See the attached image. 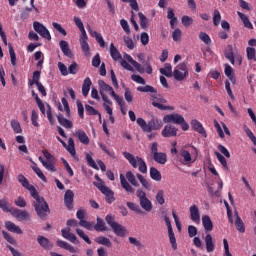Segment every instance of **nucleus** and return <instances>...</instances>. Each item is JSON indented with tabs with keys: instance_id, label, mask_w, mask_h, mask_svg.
<instances>
[{
	"instance_id": "1",
	"label": "nucleus",
	"mask_w": 256,
	"mask_h": 256,
	"mask_svg": "<svg viewBox=\"0 0 256 256\" xmlns=\"http://www.w3.org/2000/svg\"><path fill=\"white\" fill-rule=\"evenodd\" d=\"M26 189L30 191L31 197L35 199L34 208L38 217H40L41 219H45V217L49 215V213H51V210L49 209V205L45 201V198L40 197L39 192H37L35 186L31 184Z\"/></svg>"
},
{
	"instance_id": "2",
	"label": "nucleus",
	"mask_w": 256,
	"mask_h": 256,
	"mask_svg": "<svg viewBox=\"0 0 256 256\" xmlns=\"http://www.w3.org/2000/svg\"><path fill=\"white\" fill-rule=\"evenodd\" d=\"M128 182L133 186H131V184ZM120 183L124 190L130 194L135 193V188L133 187H139V182L137 181L135 174H133L131 171L126 172V178L123 174H120Z\"/></svg>"
},
{
	"instance_id": "3",
	"label": "nucleus",
	"mask_w": 256,
	"mask_h": 256,
	"mask_svg": "<svg viewBox=\"0 0 256 256\" xmlns=\"http://www.w3.org/2000/svg\"><path fill=\"white\" fill-rule=\"evenodd\" d=\"M125 159L132 165L134 169H138L140 173H147V163L139 156H134L129 152H123Z\"/></svg>"
},
{
	"instance_id": "4",
	"label": "nucleus",
	"mask_w": 256,
	"mask_h": 256,
	"mask_svg": "<svg viewBox=\"0 0 256 256\" xmlns=\"http://www.w3.org/2000/svg\"><path fill=\"white\" fill-rule=\"evenodd\" d=\"M98 85H99V93L103 99V102L107 103L108 105H113V102H111L109 100V96H107V95H110L111 97H113V95H115V90H113V87L105 83V81L103 80H99Z\"/></svg>"
},
{
	"instance_id": "5",
	"label": "nucleus",
	"mask_w": 256,
	"mask_h": 256,
	"mask_svg": "<svg viewBox=\"0 0 256 256\" xmlns=\"http://www.w3.org/2000/svg\"><path fill=\"white\" fill-rule=\"evenodd\" d=\"M95 179L98 180V182H94L95 187H97V189H99V191H101V193L105 195L107 203H113V201H115V193H113V191L109 187H107V185H105V182L99 179L98 175L95 176Z\"/></svg>"
},
{
	"instance_id": "6",
	"label": "nucleus",
	"mask_w": 256,
	"mask_h": 256,
	"mask_svg": "<svg viewBox=\"0 0 256 256\" xmlns=\"http://www.w3.org/2000/svg\"><path fill=\"white\" fill-rule=\"evenodd\" d=\"M136 196L139 199L140 207H142L147 213H151V211H153V203H151V200L147 198V193L142 189H138L136 191Z\"/></svg>"
},
{
	"instance_id": "7",
	"label": "nucleus",
	"mask_w": 256,
	"mask_h": 256,
	"mask_svg": "<svg viewBox=\"0 0 256 256\" xmlns=\"http://www.w3.org/2000/svg\"><path fill=\"white\" fill-rule=\"evenodd\" d=\"M187 75H189V71L187 70V64L185 62L179 64L173 72V77L176 81H183Z\"/></svg>"
},
{
	"instance_id": "8",
	"label": "nucleus",
	"mask_w": 256,
	"mask_h": 256,
	"mask_svg": "<svg viewBox=\"0 0 256 256\" xmlns=\"http://www.w3.org/2000/svg\"><path fill=\"white\" fill-rule=\"evenodd\" d=\"M33 27L36 33H39L41 37L47 39L48 41H51V33H49V30L43 24L39 22H34Z\"/></svg>"
},
{
	"instance_id": "9",
	"label": "nucleus",
	"mask_w": 256,
	"mask_h": 256,
	"mask_svg": "<svg viewBox=\"0 0 256 256\" xmlns=\"http://www.w3.org/2000/svg\"><path fill=\"white\" fill-rule=\"evenodd\" d=\"M163 121L164 123H174L175 125H181V123H184L185 118L180 114L174 113L164 116Z\"/></svg>"
},
{
	"instance_id": "10",
	"label": "nucleus",
	"mask_w": 256,
	"mask_h": 256,
	"mask_svg": "<svg viewBox=\"0 0 256 256\" xmlns=\"http://www.w3.org/2000/svg\"><path fill=\"white\" fill-rule=\"evenodd\" d=\"M12 217H15L18 221H29L31 219V216L29 215V212L27 210H21L18 208H14L11 213Z\"/></svg>"
},
{
	"instance_id": "11",
	"label": "nucleus",
	"mask_w": 256,
	"mask_h": 256,
	"mask_svg": "<svg viewBox=\"0 0 256 256\" xmlns=\"http://www.w3.org/2000/svg\"><path fill=\"white\" fill-rule=\"evenodd\" d=\"M163 127V121L157 119V118H152L148 122V126L146 128V133H151V131H159Z\"/></svg>"
},
{
	"instance_id": "12",
	"label": "nucleus",
	"mask_w": 256,
	"mask_h": 256,
	"mask_svg": "<svg viewBox=\"0 0 256 256\" xmlns=\"http://www.w3.org/2000/svg\"><path fill=\"white\" fill-rule=\"evenodd\" d=\"M157 101H155V99H152L153 107L160 109V111H173V106L163 105V104L167 103V100L165 98H157Z\"/></svg>"
},
{
	"instance_id": "13",
	"label": "nucleus",
	"mask_w": 256,
	"mask_h": 256,
	"mask_svg": "<svg viewBox=\"0 0 256 256\" xmlns=\"http://www.w3.org/2000/svg\"><path fill=\"white\" fill-rule=\"evenodd\" d=\"M87 39V34L80 36V45L85 57H91V48L89 47V43H87Z\"/></svg>"
},
{
	"instance_id": "14",
	"label": "nucleus",
	"mask_w": 256,
	"mask_h": 256,
	"mask_svg": "<svg viewBox=\"0 0 256 256\" xmlns=\"http://www.w3.org/2000/svg\"><path fill=\"white\" fill-rule=\"evenodd\" d=\"M61 233H62V237H64V239H67V241H70V243H79V240H77V236L71 233L70 227L62 229Z\"/></svg>"
},
{
	"instance_id": "15",
	"label": "nucleus",
	"mask_w": 256,
	"mask_h": 256,
	"mask_svg": "<svg viewBox=\"0 0 256 256\" xmlns=\"http://www.w3.org/2000/svg\"><path fill=\"white\" fill-rule=\"evenodd\" d=\"M75 194L71 190H67L64 195V203L69 211L73 209V199Z\"/></svg>"
},
{
	"instance_id": "16",
	"label": "nucleus",
	"mask_w": 256,
	"mask_h": 256,
	"mask_svg": "<svg viewBox=\"0 0 256 256\" xmlns=\"http://www.w3.org/2000/svg\"><path fill=\"white\" fill-rule=\"evenodd\" d=\"M163 137H176L177 136V128L173 125H166L162 130Z\"/></svg>"
},
{
	"instance_id": "17",
	"label": "nucleus",
	"mask_w": 256,
	"mask_h": 256,
	"mask_svg": "<svg viewBox=\"0 0 256 256\" xmlns=\"http://www.w3.org/2000/svg\"><path fill=\"white\" fill-rule=\"evenodd\" d=\"M37 241L40 247H42L43 249H46L47 251H49V249H53V244H51V241H49V239H47L46 237L39 235L37 237Z\"/></svg>"
},
{
	"instance_id": "18",
	"label": "nucleus",
	"mask_w": 256,
	"mask_h": 256,
	"mask_svg": "<svg viewBox=\"0 0 256 256\" xmlns=\"http://www.w3.org/2000/svg\"><path fill=\"white\" fill-rule=\"evenodd\" d=\"M191 126L194 131H197L202 137H207V132L205 131V128H203V124H201L197 120H192L191 121Z\"/></svg>"
},
{
	"instance_id": "19",
	"label": "nucleus",
	"mask_w": 256,
	"mask_h": 256,
	"mask_svg": "<svg viewBox=\"0 0 256 256\" xmlns=\"http://www.w3.org/2000/svg\"><path fill=\"white\" fill-rule=\"evenodd\" d=\"M190 218L194 223H199V221H201V215L199 214V208L197 205H192L190 207Z\"/></svg>"
},
{
	"instance_id": "20",
	"label": "nucleus",
	"mask_w": 256,
	"mask_h": 256,
	"mask_svg": "<svg viewBox=\"0 0 256 256\" xmlns=\"http://www.w3.org/2000/svg\"><path fill=\"white\" fill-rule=\"evenodd\" d=\"M60 49L66 57H69V59H73V52H71V49L69 48V43L67 41H60Z\"/></svg>"
},
{
	"instance_id": "21",
	"label": "nucleus",
	"mask_w": 256,
	"mask_h": 256,
	"mask_svg": "<svg viewBox=\"0 0 256 256\" xmlns=\"http://www.w3.org/2000/svg\"><path fill=\"white\" fill-rule=\"evenodd\" d=\"M5 227L11 233H16L17 235H23V230H21L19 226H16V224L11 221L5 222Z\"/></svg>"
},
{
	"instance_id": "22",
	"label": "nucleus",
	"mask_w": 256,
	"mask_h": 256,
	"mask_svg": "<svg viewBox=\"0 0 256 256\" xmlns=\"http://www.w3.org/2000/svg\"><path fill=\"white\" fill-rule=\"evenodd\" d=\"M234 215L236 217L234 225H235L237 231H239V233H244L245 232V223H243V220L241 219V217H239V212L236 211L234 213Z\"/></svg>"
},
{
	"instance_id": "23",
	"label": "nucleus",
	"mask_w": 256,
	"mask_h": 256,
	"mask_svg": "<svg viewBox=\"0 0 256 256\" xmlns=\"http://www.w3.org/2000/svg\"><path fill=\"white\" fill-rule=\"evenodd\" d=\"M88 32L91 35V37L96 38V41L97 43H99L100 47H105V40L103 39V36H101V34L97 31H93L90 25H88Z\"/></svg>"
},
{
	"instance_id": "24",
	"label": "nucleus",
	"mask_w": 256,
	"mask_h": 256,
	"mask_svg": "<svg viewBox=\"0 0 256 256\" xmlns=\"http://www.w3.org/2000/svg\"><path fill=\"white\" fill-rule=\"evenodd\" d=\"M75 137H77L83 145H89V136H87V133L85 131L79 129L75 132Z\"/></svg>"
},
{
	"instance_id": "25",
	"label": "nucleus",
	"mask_w": 256,
	"mask_h": 256,
	"mask_svg": "<svg viewBox=\"0 0 256 256\" xmlns=\"http://www.w3.org/2000/svg\"><path fill=\"white\" fill-rule=\"evenodd\" d=\"M112 231L115 233V235H117V237H125V235H127V229L125 228V226L119 223H116L114 225Z\"/></svg>"
},
{
	"instance_id": "26",
	"label": "nucleus",
	"mask_w": 256,
	"mask_h": 256,
	"mask_svg": "<svg viewBox=\"0 0 256 256\" xmlns=\"http://www.w3.org/2000/svg\"><path fill=\"white\" fill-rule=\"evenodd\" d=\"M56 245L61 249H65L66 251H69L70 253H77V250L75 249V247H73L71 244L63 240H57Z\"/></svg>"
},
{
	"instance_id": "27",
	"label": "nucleus",
	"mask_w": 256,
	"mask_h": 256,
	"mask_svg": "<svg viewBox=\"0 0 256 256\" xmlns=\"http://www.w3.org/2000/svg\"><path fill=\"white\" fill-rule=\"evenodd\" d=\"M110 55L114 61H120L123 59L121 52L115 47V44H110Z\"/></svg>"
},
{
	"instance_id": "28",
	"label": "nucleus",
	"mask_w": 256,
	"mask_h": 256,
	"mask_svg": "<svg viewBox=\"0 0 256 256\" xmlns=\"http://www.w3.org/2000/svg\"><path fill=\"white\" fill-rule=\"evenodd\" d=\"M93 83L91 82V78L87 77L85 78L83 85H82V95L84 97H87L89 95V91H91V85Z\"/></svg>"
},
{
	"instance_id": "29",
	"label": "nucleus",
	"mask_w": 256,
	"mask_h": 256,
	"mask_svg": "<svg viewBox=\"0 0 256 256\" xmlns=\"http://www.w3.org/2000/svg\"><path fill=\"white\" fill-rule=\"evenodd\" d=\"M153 159L159 165H165L167 163V154L165 152H158L153 156Z\"/></svg>"
},
{
	"instance_id": "30",
	"label": "nucleus",
	"mask_w": 256,
	"mask_h": 256,
	"mask_svg": "<svg viewBox=\"0 0 256 256\" xmlns=\"http://www.w3.org/2000/svg\"><path fill=\"white\" fill-rule=\"evenodd\" d=\"M202 225L205 231H213V222L211 221V217H209V215L202 217Z\"/></svg>"
},
{
	"instance_id": "31",
	"label": "nucleus",
	"mask_w": 256,
	"mask_h": 256,
	"mask_svg": "<svg viewBox=\"0 0 256 256\" xmlns=\"http://www.w3.org/2000/svg\"><path fill=\"white\" fill-rule=\"evenodd\" d=\"M205 243L208 253H213V251H215V244L213 243V237L211 236V234L206 235Z\"/></svg>"
},
{
	"instance_id": "32",
	"label": "nucleus",
	"mask_w": 256,
	"mask_h": 256,
	"mask_svg": "<svg viewBox=\"0 0 256 256\" xmlns=\"http://www.w3.org/2000/svg\"><path fill=\"white\" fill-rule=\"evenodd\" d=\"M180 155L183 157V165H191L193 158H191V153L189 151L182 149Z\"/></svg>"
},
{
	"instance_id": "33",
	"label": "nucleus",
	"mask_w": 256,
	"mask_h": 256,
	"mask_svg": "<svg viewBox=\"0 0 256 256\" xmlns=\"http://www.w3.org/2000/svg\"><path fill=\"white\" fill-rule=\"evenodd\" d=\"M160 73L165 77H173V67L170 63H166L164 68H160Z\"/></svg>"
},
{
	"instance_id": "34",
	"label": "nucleus",
	"mask_w": 256,
	"mask_h": 256,
	"mask_svg": "<svg viewBox=\"0 0 256 256\" xmlns=\"http://www.w3.org/2000/svg\"><path fill=\"white\" fill-rule=\"evenodd\" d=\"M57 119L60 125H62V127H65L66 129H73V122H71L67 118H64L63 116L58 115Z\"/></svg>"
},
{
	"instance_id": "35",
	"label": "nucleus",
	"mask_w": 256,
	"mask_h": 256,
	"mask_svg": "<svg viewBox=\"0 0 256 256\" xmlns=\"http://www.w3.org/2000/svg\"><path fill=\"white\" fill-rule=\"evenodd\" d=\"M137 179L140 181L142 187L146 189L147 191H151V182L147 180L143 175L136 174Z\"/></svg>"
},
{
	"instance_id": "36",
	"label": "nucleus",
	"mask_w": 256,
	"mask_h": 256,
	"mask_svg": "<svg viewBox=\"0 0 256 256\" xmlns=\"http://www.w3.org/2000/svg\"><path fill=\"white\" fill-rule=\"evenodd\" d=\"M0 209L5 213H13V209L15 208L11 207V204H9L5 199H0Z\"/></svg>"
},
{
	"instance_id": "37",
	"label": "nucleus",
	"mask_w": 256,
	"mask_h": 256,
	"mask_svg": "<svg viewBox=\"0 0 256 256\" xmlns=\"http://www.w3.org/2000/svg\"><path fill=\"white\" fill-rule=\"evenodd\" d=\"M39 161H41L42 165L52 173H55L57 171V168H55V164H53V161H45L42 157H39Z\"/></svg>"
},
{
	"instance_id": "38",
	"label": "nucleus",
	"mask_w": 256,
	"mask_h": 256,
	"mask_svg": "<svg viewBox=\"0 0 256 256\" xmlns=\"http://www.w3.org/2000/svg\"><path fill=\"white\" fill-rule=\"evenodd\" d=\"M238 16L240 17L242 23L244 24V26L247 29H253V24L251 23V21H249V17H247V15L241 13V12H237Z\"/></svg>"
},
{
	"instance_id": "39",
	"label": "nucleus",
	"mask_w": 256,
	"mask_h": 256,
	"mask_svg": "<svg viewBox=\"0 0 256 256\" xmlns=\"http://www.w3.org/2000/svg\"><path fill=\"white\" fill-rule=\"evenodd\" d=\"M95 242L98 243V245H104L105 247H112L111 240H109V238H106L104 236H99L95 238Z\"/></svg>"
},
{
	"instance_id": "40",
	"label": "nucleus",
	"mask_w": 256,
	"mask_h": 256,
	"mask_svg": "<svg viewBox=\"0 0 256 256\" xmlns=\"http://www.w3.org/2000/svg\"><path fill=\"white\" fill-rule=\"evenodd\" d=\"M150 177L153 181H161L162 179L161 172H159L155 167L150 168Z\"/></svg>"
},
{
	"instance_id": "41",
	"label": "nucleus",
	"mask_w": 256,
	"mask_h": 256,
	"mask_svg": "<svg viewBox=\"0 0 256 256\" xmlns=\"http://www.w3.org/2000/svg\"><path fill=\"white\" fill-rule=\"evenodd\" d=\"M74 23L80 30L81 36L87 35V32L85 31V26L83 25V21H81V18L74 17Z\"/></svg>"
},
{
	"instance_id": "42",
	"label": "nucleus",
	"mask_w": 256,
	"mask_h": 256,
	"mask_svg": "<svg viewBox=\"0 0 256 256\" xmlns=\"http://www.w3.org/2000/svg\"><path fill=\"white\" fill-rule=\"evenodd\" d=\"M225 57L232 65H235V56L233 55V48L229 46L225 51Z\"/></svg>"
},
{
	"instance_id": "43",
	"label": "nucleus",
	"mask_w": 256,
	"mask_h": 256,
	"mask_svg": "<svg viewBox=\"0 0 256 256\" xmlns=\"http://www.w3.org/2000/svg\"><path fill=\"white\" fill-rule=\"evenodd\" d=\"M124 57H125V59H127V61H128L129 63H131V65H133V67H135L136 71L141 72V64H139L137 61H135V60L133 59V57H131V55H129V54H124Z\"/></svg>"
},
{
	"instance_id": "44",
	"label": "nucleus",
	"mask_w": 256,
	"mask_h": 256,
	"mask_svg": "<svg viewBox=\"0 0 256 256\" xmlns=\"http://www.w3.org/2000/svg\"><path fill=\"white\" fill-rule=\"evenodd\" d=\"M67 151L72 155V157H75L76 151H75V141L73 138H69L68 140V146L66 147Z\"/></svg>"
},
{
	"instance_id": "45",
	"label": "nucleus",
	"mask_w": 256,
	"mask_h": 256,
	"mask_svg": "<svg viewBox=\"0 0 256 256\" xmlns=\"http://www.w3.org/2000/svg\"><path fill=\"white\" fill-rule=\"evenodd\" d=\"M95 231H107V226L101 218H97V223L94 226Z\"/></svg>"
},
{
	"instance_id": "46",
	"label": "nucleus",
	"mask_w": 256,
	"mask_h": 256,
	"mask_svg": "<svg viewBox=\"0 0 256 256\" xmlns=\"http://www.w3.org/2000/svg\"><path fill=\"white\" fill-rule=\"evenodd\" d=\"M247 59L249 61H256V50L255 48L248 47L246 49Z\"/></svg>"
},
{
	"instance_id": "47",
	"label": "nucleus",
	"mask_w": 256,
	"mask_h": 256,
	"mask_svg": "<svg viewBox=\"0 0 256 256\" xmlns=\"http://www.w3.org/2000/svg\"><path fill=\"white\" fill-rule=\"evenodd\" d=\"M225 75L228 76L230 81L235 83V77L233 76V68L229 64H225Z\"/></svg>"
},
{
	"instance_id": "48",
	"label": "nucleus",
	"mask_w": 256,
	"mask_h": 256,
	"mask_svg": "<svg viewBox=\"0 0 256 256\" xmlns=\"http://www.w3.org/2000/svg\"><path fill=\"white\" fill-rule=\"evenodd\" d=\"M11 127L14 131V133H23V129H21V124L17 120L11 121Z\"/></svg>"
},
{
	"instance_id": "49",
	"label": "nucleus",
	"mask_w": 256,
	"mask_h": 256,
	"mask_svg": "<svg viewBox=\"0 0 256 256\" xmlns=\"http://www.w3.org/2000/svg\"><path fill=\"white\" fill-rule=\"evenodd\" d=\"M156 201L159 205H165V192H163V190H159L157 192Z\"/></svg>"
},
{
	"instance_id": "50",
	"label": "nucleus",
	"mask_w": 256,
	"mask_h": 256,
	"mask_svg": "<svg viewBox=\"0 0 256 256\" xmlns=\"http://www.w3.org/2000/svg\"><path fill=\"white\" fill-rule=\"evenodd\" d=\"M76 233L83 239L88 245H91V239L85 234V232L79 228H76Z\"/></svg>"
},
{
	"instance_id": "51",
	"label": "nucleus",
	"mask_w": 256,
	"mask_h": 256,
	"mask_svg": "<svg viewBox=\"0 0 256 256\" xmlns=\"http://www.w3.org/2000/svg\"><path fill=\"white\" fill-rule=\"evenodd\" d=\"M79 225L80 227H84V229H88V231H92L95 224L87 220H81L79 222Z\"/></svg>"
},
{
	"instance_id": "52",
	"label": "nucleus",
	"mask_w": 256,
	"mask_h": 256,
	"mask_svg": "<svg viewBox=\"0 0 256 256\" xmlns=\"http://www.w3.org/2000/svg\"><path fill=\"white\" fill-rule=\"evenodd\" d=\"M32 169H33L34 173H36V175L39 177V179L44 181V183H47V177H45V174H43V171H41V168L33 167Z\"/></svg>"
},
{
	"instance_id": "53",
	"label": "nucleus",
	"mask_w": 256,
	"mask_h": 256,
	"mask_svg": "<svg viewBox=\"0 0 256 256\" xmlns=\"http://www.w3.org/2000/svg\"><path fill=\"white\" fill-rule=\"evenodd\" d=\"M168 236L170 239V243L172 245V249L176 250L177 249V239L175 238V233L172 231L168 232Z\"/></svg>"
},
{
	"instance_id": "54",
	"label": "nucleus",
	"mask_w": 256,
	"mask_h": 256,
	"mask_svg": "<svg viewBox=\"0 0 256 256\" xmlns=\"http://www.w3.org/2000/svg\"><path fill=\"white\" fill-rule=\"evenodd\" d=\"M39 79H41V72L40 71H35L33 73V78L32 81H30V85H38L39 83Z\"/></svg>"
},
{
	"instance_id": "55",
	"label": "nucleus",
	"mask_w": 256,
	"mask_h": 256,
	"mask_svg": "<svg viewBox=\"0 0 256 256\" xmlns=\"http://www.w3.org/2000/svg\"><path fill=\"white\" fill-rule=\"evenodd\" d=\"M79 71V65L77 62H73L69 67H68V73L70 75H77V72Z\"/></svg>"
},
{
	"instance_id": "56",
	"label": "nucleus",
	"mask_w": 256,
	"mask_h": 256,
	"mask_svg": "<svg viewBox=\"0 0 256 256\" xmlns=\"http://www.w3.org/2000/svg\"><path fill=\"white\" fill-rule=\"evenodd\" d=\"M215 155H216L218 161L224 167V169H229V167L227 166V159H225L224 156L221 155V153H219V152H215Z\"/></svg>"
},
{
	"instance_id": "57",
	"label": "nucleus",
	"mask_w": 256,
	"mask_h": 256,
	"mask_svg": "<svg viewBox=\"0 0 256 256\" xmlns=\"http://www.w3.org/2000/svg\"><path fill=\"white\" fill-rule=\"evenodd\" d=\"M127 207L131 209V211H135V213H143V210L139 207V205L133 203V202H127Z\"/></svg>"
},
{
	"instance_id": "58",
	"label": "nucleus",
	"mask_w": 256,
	"mask_h": 256,
	"mask_svg": "<svg viewBox=\"0 0 256 256\" xmlns=\"http://www.w3.org/2000/svg\"><path fill=\"white\" fill-rule=\"evenodd\" d=\"M18 181L21 183L22 187L27 189L31 184H29V180L23 174L18 175Z\"/></svg>"
},
{
	"instance_id": "59",
	"label": "nucleus",
	"mask_w": 256,
	"mask_h": 256,
	"mask_svg": "<svg viewBox=\"0 0 256 256\" xmlns=\"http://www.w3.org/2000/svg\"><path fill=\"white\" fill-rule=\"evenodd\" d=\"M138 17L140 19V26H141V28L142 29H147V23H148L147 17H145L144 14L141 13V12L138 13Z\"/></svg>"
},
{
	"instance_id": "60",
	"label": "nucleus",
	"mask_w": 256,
	"mask_h": 256,
	"mask_svg": "<svg viewBox=\"0 0 256 256\" xmlns=\"http://www.w3.org/2000/svg\"><path fill=\"white\" fill-rule=\"evenodd\" d=\"M14 204L17 206V207H21V208H24V207H27V201H25V198L19 196L15 201H14Z\"/></svg>"
},
{
	"instance_id": "61",
	"label": "nucleus",
	"mask_w": 256,
	"mask_h": 256,
	"mask_svg": "<svg viewBox=\"0 0 256 256\" xmlns=\"http://www.w3.org/2000/svg\"><path fill=\"white\" fill-rule=\"evenodd\" d=\"M219 23H221V13L219 12V10H214L213 24L215 25V27H217Z\"/></svg>"
},
{
	"instance_id": "62",
	"label": "nucleus",
	"mask_w": 256,
	"mask_h": 256,
	"mask_svg": "<svg viewBox=\"0 0 256 256\" xmlns=\"http://www.w3.org/2000/svg\"><path fill=\"white\" fill-rule=\"evenodd\" d=\"M182 35H183V32H181V29H176V30L172 33V39H173V41H176V42L181 41Z\"/></svg>"
},
{
	"instance_id": "63",
	"label": "nucleus",
	"mask_w": 256,
	"mask_h": 256,
	"mask_svg": "<svg viewBox=\"0 0 256 256\" xmlns=\"http://www.w3.org/2000/svg\"><path fill=\"white\" fill-rule=\"evenodd\" d=\"M199 39L203 41V43H205L206 45H209V43H211V38L205 32H201L199 34Z\"/></svg>"
},
{
	"instance_id": "64",
	"label": "nucleus",
	"mask_w": 256,
	"mask_h": 256,
	"mask_svg": "<svg viewBox=\"0 0 256 256\" xmlns=\"http://www.w3.org/2000/svg\"><path fill=\"white\" fill-rule=\"evenodd\" d=\"M86 113L88 115H99V111H97L93 106L91 105H85Z\"/></svg>"
}]
</instances>
